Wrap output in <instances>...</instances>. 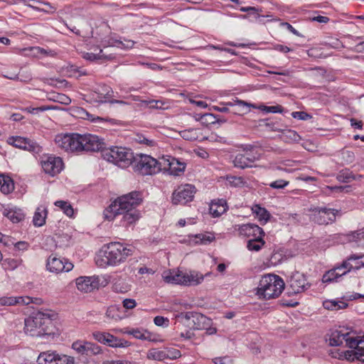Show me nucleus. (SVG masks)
<instances>
[{"instance_id":"052dcab7","label":"nucleus","mask_w":364,"mask_h":364,"mask_svg":"<svg viewBox=\"0 0 364 364\" xmlns=\"http://www.w3.org/2000/svg\"><path fill=\"white\" fill-rule=\"evenodd\" d=\"M291 116L294 119L301 120H308L311 118V116L305 112H293Z\"/></svg>"},{"instance_id":"2eb2a0df","label":"nucleus","mask_w":364,"mask_h":364,"mask_svg":"<svg viewBox=\"0 0 364 364\" xmlns=\"http://www.w3.org/2000/svg\"><path fill=\"white\" fill-rule=\"evenodd\" d=\"M73 267L71 262L54 255L50 256L47 259L46 267L51 272H69L73 269Z\"/></svg>"},{"instance_id":"9b49d317","label":"nucleus","mask_w":364,"mask_h":364,"mask_svg":"<svg viewBox=\"0 0 364 364\" xmlns=\"http://www.w3.org/2000/svg\"><path fill=\"white\" fill-rule=\"evenodd\" d=\"M161 171H167L171 175L180 176L186 168V164L178 159L167 156L161 159Z\"/></svg>"},{"instance_id":"4c0bfd02","label":"nucleus","mask_w":364,"mask_h":364,"mask_svg":"<svg viewBox=\"0 0 364 364\" xmlns=\"http://www.w3.org/2000/svg\"><path fill=\"white\" fill-rule=\"evenodd\" d=\"M262 237L263 236H260L249 240L247 244V249L250 251H259L265 244Z\"/></svg>"},{"instance_id":"58836bf2","label":"nucleus","mask_w":364,"mask_h":364,"mask_svg":"<svg viewBox=\"0 0 364 364\" xmlns=\"http://www.w3.org/2000/svg\"><path fill=\"white\" fill-rule=\"evenodd\" d=\"M55 353L46 351L40 353L37 358L38 364H54Z\"/></svg>"},{"instance_id":"473e14b6","label":"nucleus","mask_w":364,"mask_h":364,"mask_svg":"<svg viewBox=\"0 0 364 364\" xmlns=\"http://www.w3.org/2000/svg\"><path fill=\"white\" fill-rule=\"evenodd\" d=\"M323 306L328 310L338 311L347 308L348 304L343 300H326L323 301Z\"/></svg>"},{"instance_id":"6e6552de","label":"nucleus","mask_w":364,"mask_h":364,"mask_svg":"<svg viewBox=\"0 0 364 364\" xmlns=\"http://www.w3.org/2000/svg\"><path fill=\"white\" fill-rule=\"evenodd\" d=\"M161 159L156 160L149 155L141 154L134 160V171L143 175H153L161 171Z\"/></svg>"},{"instance_id":"7ed1b4c3","label":"nucleus","mask_w":364,"mask_h":364,"mask_svg":"<svg viewBox=\"0 0 364 364\" xmlns=\"http://www.w3.org/2000/svg\"><path fill=\"white\" fill-rule=\"evenodd\" d=\"M134 248L132 246L124 245L119 242H109L103 246L101 253L105 259L96 262L100 266H117L124 263L128 257L133 255Z\"/></svg>"},{"instance_id":"f704fd0d","label":"nucleus","mask_w":364,"mask_h":364,"mask_svg":"<svg viewBox=\"0 0 364 364\" xmlns=\"http://www.w3.org/2000/svg\"><path fill=\"white\" fill-rule=\"evenodd\" d=\"M281 132V137L285 142L291 143L294 141H299L301 139L300 136L296 131L287 129L286 126L283 127V130H282Z\"/></svg>"},{"instance_id":"f257e3e1","label":"nucleus","mask_w":364,"mask_h":364,"mask_svg":"<svg viewBox=\"0 0 364 364\" xmlns=\"http://www.w3.org/2000/svg\"><path fill=\"white\" fill-rule=\"evenodd\" d=\"M54 141L58 149L68 153L97 152L105 146L102 138L91 134L61 133L55 136Z\"/></svg>"},{"instance_id":"ddd939ff","label":"nucleus","mask_w":364,"mask_h":364,"mask_svg":"<svg viewBox=\"0 0 364 364\" xmlns=\"http://www.w3.org/2000/svg\"><path fill=\"white\" fill-rule=\"evenodd\" d=\"M94 338L98 342L112 348H124L129 346L128 341L118 338L107 332H93Z\"/></svg>"},{"instance_id":"39448f33","label":"nucleus","mask_w":364,"mask_h":364,"mask_svg":"<svg viewBox=\"0 0 364 364\" xmlns=\"http://www.w3.org/2000/svg\"><path fill=\"white\" fill-rule=\"evenodd\" d=\"M210 274L211 272L203 274L195 270L182 272L175 269H168L162 273V278L164 282L168 284L183 286H196L201 284L204 278Z\"/></svg>"},{"instance_id":"de8ad7c7","label":"nucleus","mask_w":364,"mask_h":364,"mask_svg":"<svg viewBox=\"0 0 364 364\" xmlns=\"http://www.w3.org/2000/svg\"><path fill=\"white\" fill-rule=\"evenodd\" d=\"M128 333L132 335L134 338L141 340H148L150 338V333L143 329H132L128 331Z\"/></svg>"},{"instance_id":"338daca9","label":"nucleus","mask_w":364,"mask_h":364,"mask_svg":"<svg viewBox=\"0 0 364 364\" xmlns=\"http://www.w3.org/2000/svg\"><path fill=\"white\" fill-rule=\"evenodd\" d=\"M136 141L141 144H144L151 146L155 144V141L154 140L149 139L144 136H137Z\"/></svg>"},{"instance_id":"3c124183","label":"nucleus","mask_w":364,"mask_h":364,"mask_svg":"<svg viewBox=\"0 0 364 364\" xmlns=\"http://www.w3.org/2000/svg\"><path fill=\"white\" fill-rule=\"evenodd\" d=\"M74 359L70 356L63 354H55L54 364H73Z\"/></svg>"},{"instance_id":"c85d7f7f","label":"nucleus","mask_w":364,"mask_h":364,"mask_svg":"<svg viewBox=\"0 0 364 364\" xmlns=\"http://www.w3.org/2000/svg\"><path fill=\"white\" fill-rule=\"evenodd\" d=\"M179 134L183 139L188 141H202L204 139L200 129H184L181 131Z\"/></svg>"},{"instance_id":"37998d69","label":"nucleus","mask_w":364,"mask_h":364,"mask_svg":"<svg viewBox=\"0 0 364 364\" xmlns=\"http://www.w3.org/2000/svg\"><path fill=\"white\" fill-rule=\"evenodd\" d=\"M22 262L21 259L6 258L3 260L2 265L6 270H14Z\"/></svg>"},{"instance_id":"4d7b16f0","label":"nucleus","mask_w":364,"mask_h":364,"mask_svg":"<svg viewBox=\"0 0 364 364\" xmlns=\"http://www.w3.org/2000/svg\"><path fill=\"white\" fill-rule=\"evenodd\" d=\"M262 111L267 113H280L282 112L283 108L280 105L277 106H262L261 108Z\"/></svg>"},{"instance_id":"a19ab883","label":"nucleus","mask_w":364,"mask_h":364,"mask_svg":"<svg viewBox=\"0 0 364 364\" xmlns=\"http://www.w3.org/2000/svg\"><path fill=\"white\" fill-rule=\"evenodd\" d=\"M336 178L341 183H349L355 179V176L350 170L345 169L338 173Z\"/></svg>"},{"instance_id":"0e129e2a","label":"nucleus","mask_w":364,"mask_h":364,"mask_svg":"<svg viewBox=\"0 0 364 364\" xmlns=\"http://www.w3.org/2000/svg\"><path fill=\"white\" fill-rule=\"evenodd\" d=\"M213 362L215 364H232V360L228 356L215 358Z\"/></svg>"},{"instance_id":"09e8293b","label":"nucleus","mask_w":364,"mask_h":364,"mask_svg":"<svg viewBox=\"0 0 364 364\" xmlns=\"http://www.w3.org/2000/svg\"><path fill=\"white\" fill-rule=\"evenodd\" d=\"M348 242H358L364 239V228L355 232H351L346 235Z\"/></svg>"},{"instance_id":"69168bd1","label":"nucleus","mask_w":364,"mask_h":364,"mask_svg":"<svg viewBox=\"0 0 364 364\" xmlns=\"http://www.w3.org/2000/svg\"><path fill=\"white\" fill-rule=\"evenodd\" d=\"M16 304H26L28 305L33 302V299L28 296H18L16 297Z\"/></svg>"},{"instance_id":"6e6d98bb","label":"nucleus","mask_w":364,"mask_h":364,"mask_svg":"<svg viewBox=\"0 0 364 364\" xmlns=\"http://www.w3.org/2000/svg\"><path fill=\"white\" fill-rule=\"evenodd\" d=\"M144 102L151 109H164L165 103L161 100H150Z\"/></svg>"},{"instance_id":"e433bc0d","label":"nucleus","mask_w":364,"mask_h":364,"mask_svg":"<svg viewBox=\"0 0 364 364\" xmlns=\"http://www.w3.org/2000/svg\"><path fill=\"white\" fill-rule=\"evenodd\" d=\"M260 125H264L266 127L269 128L271 131L273 132H281L283 130V127L284 125L279 123L277 120L274 119H266L261 120Z\"/></svg>"},{"instance_id":"2f4dec72","label":"nucleus","mask_w":364,"mask_h":364,"mask_svg":"<svg viewBox=\"0 0 364 364\" xmlns=\"http://www.w3.org/2000/svg\"><path fill=\"white\" fill-rule=\"evenodd\" d=\"M228 209L226 202L224 200H219L216 203H212L210 206V213L213 217H219Z\"/></svg>"},{"instance_id":"a878e982","label":"nucleus","mask_w":364,"mask_h":364,"mask_svg":"<svg viewBox=\"0 0 364 364\" xmlns=\"http://www.w3.org/2000/svg\"><path fill=\"white\" fill-rule=\"evenodd\" d=\"M113 91L112 88L106 85H102L97 88L92 94V98L97 102H106L110 101Z\"/></svg>"},{"instance_id":"c03bdc74","label":"nucleus","mask_w":364,"mask_h":364,"mask_svg":"<svg viewBox=\"0 0 364 364\" xmlns=\"http://www.w3.org/2000/svg\"><path fill=\"white\" fill-rule=\"evenodd\" d=\"M341 162L346 164H350L354 161L355 154L353 151L343 149L340 153Z\"/></svg>"},{"instance_id":"f03ea898","label":"nucleus","mask_w":364,"mask_h":364,"mask_svg":"<svg viewBox=\"0 0 364 364\" xmlns=\"http://www.w3.org/2000/svg\"><path fill=\"white\" fill-rule=\"evenodd\" d=\"M141 201V193L138 191H132L123 195L112 202L104 210V218L110 221L117 215H122L121 220L122 225L124 227L132 225L140 218V213L136 208Z\"/></svg>"},{"instance_id":"5fc2aeb1","label":"nucleus","mask_w":364,"mask_h":364,"mask_svg":"<svg viewBox=\"0 0 364 364\" xmlns=\"http://www.w3.org/2000/svg\"><path fill=\"white\" fill-rule=\"evenodd\" d=\"M289 183V181H285L283 179H279L274 181L271 182L269 186L272 188L274 189H283L286 186H287Z\"/></svg>"},{"instance_id":"b1692460","label":"nucleus","mask_w":364,"mask_h":364,"mask_svg":"<svg viewBox=\"0 0 364 364\" xmlns=\"http://www.w3.org/2000/svg\"><path fill=\"white\" fill-rule=\"evenodd\" d=\"M227 106L235 107L233 113L240 115L248 113L251 107H255V105L247 102L239 100L238 98L233 99L230 102L225 103Z\"/></svg>"},{"instance_id":"774afa93","label":"nucleus","mask_w":364,"mask_h":364,"mask_svg":"<svg viewBox=\"0 0 364 364\" xmlns=\"http://www.w3.org/2000/svg\"><path fill=\"white\" fill-rule=\"evenodd\" d=\"M58 102L62 103V104H64V105H69L70 102H71V100L69 97L66 96L65 95H63V94H58V96H57V100H56Z\"/></svg>"},{"instance_id":"423d86ee","label":"nucleus","mask_w":364,"mask_h":364,"mask_svg":"<svg viewBox=\"0 0 364 364\" xmlns=\"http://www.w3.org/2000/svg\"><path fill=\"white\" fill-rule=\"evenodd\" d=\"M283 279L276 274L264 275L257 287V295L259 299L266 300L279 297L284 289Z\"/></svg>"},{"instance_id":"e2e57ef3","label":"nucleus","mask_w":364,"mask_h":364,"mask_svg":"<svg viewBox=\"0 0 364 364\" xmlns=\"http://www.w3.org/2000/svg\"><path fill=\"white\" fill-rule=\"evenodd\" d=\"M123 307L126 309H132L136 306V302L132 299H125L122 301Z\"/></svg>"},{"instance_id":"20e7f679","label":"nucleus","mask_w":364,"mask_h":364,"mask_svg":"<svg viewBox=\"0 0 364 364\" xmlns=\"http://www.w3.org/2000/svg\"><path fill=\"white\" fill-rule=\"evenodd\" d=\"M53 321L49 314L38 311L25 319V333L41 337L53 333Z\"/></svg>"},{"instance_id":"ea45409f","label":"nucleus","mask_w":364,"mask_h":364,"mask_svg":"<svg viewBox=\"0 0 364 364\" xmlns=\"http://www.w3.org/2000/svg\"><path fill=\"white\" fill-rule=\"evenodd\" d=\"M232 162L235 167L242 169L252 166L243 153L237 154Z\"/></svg>"},{"instance_id":"72a5a7b5","label":"nucleus","mask_w":364,"mask_h":364,"mask_svg":"<svg viewBox=\"0 0 364 364\" xmlns=\"http://www.w3.org/2000/svg\"><path fill=\"white\" fill-rule=\"evenodd\" d=\"M0 190L4 194H9L14 190V183L9 176L0 175Z\"/></svg>"},{"instance_id":"f8f14e48","label":"nucleus","mask_w":364,"mask_h":364,"mask_svg":"<svg viewBox=\"0 0 364 364\" xmlns=\"http://www.w3.org/2000/svg\"><path fill=\"white\" fill-rule=\"evenodd\" d=\"M41 166L46 173L55 176L63 170V162L60 157L46 156L41 161Z\"/></svg>"},{"instance_id":"aec40b11","label":"nucleus","mask_w":364,"mask_h":364,"mask_svg":"<svg viewBox=\"0 0 364 364\" xmlns=\"http://www.w3.org/2000/svg\"><path fill=\"white\" fill-rule=\"evenodd\" d=\"M309 285L306 282L304 275L296 273L293 274L289 279V288L291 289L290 293L299 294L308 289Z\"/></svg>"},{"instance_id":"412c9836","label":"nucleus","mask_w":364,"mask_h":364,"mask_svg":"<svg viewBox=\"0 0 364 364\" xmlns=\"http://www.w3.org/2000/svg\"><path fill=\"white\" fill-rule=\"evenodd\" d=\"M361 267H364V255H351L343 261L340 269H347L350 272L351 270H357Z\"/></svg>"},{"instance_id":"8fccbe9b","label":"nucleus","mask_w":364,"mask_h":364,"mask_svg":"<svg viewBox=\"0 0 364 364\" xmlns=\"http://www.w3.org/2000/svg\"><path fill=\"white\" fill-rule=\"evenodd\" d=\"M226 181L231 186L233 187H242L245 183L244 178L240 176H228Z\"/></svg>"},{"instance_id":"f3484780","label":"nucleus","mask_w":364,"mask_h":364,"mask_svg":"<svg viewBox=\"0 0 364 364\" xmlns=\"http://www.w3.org/2000/svg\"><path fill=\"white\" fill-rule=\"evenodd\" d=\"M8 142L16 148L29 151L37 153L41 149L37 143L21 136H11L8 139Z\"/></svg>"},{"instance_id":"393cba45","label":"nucleus","mask_w":364,"mask_h":364,"mask_svg":"<svg viewBox=\"0 0 364 364\" xmlns=\"http://www.w3.org/2000/svg\"><path fill=\"white\" fill-rule=\"evenodd\" d=\"M353 337L350 336L349 333H343L342 331H333L329 338V343L333 346H338L345 341L346 345L350 348V340H353Z\"/></svg>"},{"instance_id":"bb28decb","label":"nucleus","mask_w":364,"mask_h":364,"mask_svg":"<svg viewBox=\"0 0 364 364\" xmlns=\"http://www.w3.org/2000/svg\"><path fill=\"white\" fill-rule=\"evenodd\" d=\"M168 353L169 352L154 348L149 350L147 353V358L149 359L161 361L167 358H177L181 355L180 351L177 350H175L173 353H171V355H169Z\"/></svg>"},{"instance_id":"49530a36","label":"nucleus","mask_w":364,"mask_h":364,"mask_svg":"<svg viewBox=\"0 0 364 364\" xmlns=\"http://www.w3.org/2000/svg\"><path fill=\"white\" fill-rule=\"evenodd\" d=\"M195 238L197 240L195 242L196 244L207 245L215 240V236L211 234H198L195 235Z\"/></svg>"},{"instance_id":"5701e85b","label":"nucleus","mask_w":364,"mask_h":364,"mask_svg":"<svg viewBox=\"0 0 364 364\" xmlns=\"http://www.w3.org/2000/svg\"><path fill=\"white\" fill-rule=\"evenodd\" d=\"M178 318L182 319L190 328L199 329L200 326L199 324H196V321H201L204 320L205 317L200 314L186 312L181 314Z\"/></svg>"},{"instance_id":"680f3d73","label":"nucleus","mask_w":364,"mask_h":364,"mask_svg":"<svg viewBox=\"0 0 364 364\" xmlns=\"http://www.w3.org/2000/svg\"><path fill=\"white\" fill-rule=\"evenodd\" d=\"M154 322L158 326H166L168 325L169 321L167 318L157 316L154 318Z\"/></svg>"},{"instance_id":"79ce46f5","label":"nucleus","mask_w":364,"mask_h":364,"mask_svg":"<svg viewBox=\"0 0 364 364\" xmlns=\"http://www.w3.org/2000/svg\"><path fill=\"white\" fill-rule=\"evenodd\" d=\"M55 206L60 208L61 210L68 217H73L74 210L72 205L67 201L58 200L55 203Z\"/></svg>"},{"instance_id":"cd10ccee","label":"nucleus","mask_w":364,"mask_h":364,"mask_svg":"<svg viewBox=\"0 0 364 364\" xmlns=\"http://www.w3.org/2000/svg\"><path fill=\"white\" fill-rule=\"evenodd\" d=\"M2 214L13 223H18L25 217L22 210L14 206L4 208Z\"/></svg>"},{"instance_id":"c756f323","label":"nucleus","mask_w":364,"mask_h":364,"mask_svg":"<svg viewBox=\"0 0 364 364\" xmlns=\"http://www.w3.org/2000/svg\"><path fill=\"white\" fill-rule=\"evenodd\" d=\"M341 264L330 269L326 272L322 277V282L323 283H329L332 282H337L338 279L341 277L343 275H346L348 273V270L343 271V272H338L337 270H341Z\"/></svg>"},{"instance_id":"0eeeda50","label":"nucleus","mask_w":364,"mask_h":364,"mask_svg":"<svg viewBox=\"0 0 364 364\" xmlns=\"http://www.w3.org/2000/svg\"><path fill=\"white\" fill-rule=\"evenodd\" d=\"M102 157L105 160L112 162L120 168H126L132 164L134 155L132 151L122 146H112L106 149V146L102 150Z\"/></svg>"},{"instance_id":"9d476101","label":"nucleus","mask_w":364,"mask_h":364,"mask_svg":"<svg viewBox=\"0 0 364 364\" xmlns=\"http://www.w3.org/2000/svg\"><path fill=\"white\" fill-rule=\"evenodd\" d=\"M338 210L333 208L320 207L315 208L312 215V220L318 225H327L336 220Z\"/></svg>"},{"instance_id":"603ef678","label":"nucleus","mask_w":364,"mask_h":364,"mask_svg":"<svg viewBox=\"0 0 364 364\" xmlns=\"http://www.w3.org/2000/svg\"><path fill=\"white\" fill-rule=\"evenodd\" d=\"M113 57L111 55H107L104 54L103 50L100 49L99 53L95 54V53H86L85 55V58L90 60H94L95 59H112Z\"/></svg>"},{"instance_id":"864d4df0","label":"nucleus","mask_w":364,"mask_h":364,"mask_svg":"<svg viewBox=\"0 0 364 364\" xmlns=\"http://www.w3.org/2000/svg\"><path fill=\"white\" fill-rule=\"evenodd\" d=\"M217 116L211 113L203 114V118L201 123L204 125L208 126V124H213L216 123Z\"/></svg>"},{"instance_id":"4be33fe9","label":"nucleus","mask_w":364,"mask_h":364,"mask_svg":"<svg viewBox=\"0 0 364 364\" xmlns=\"http://www.w3.org/2000/svg\"><path fill=\"white\" fill-rule=\"evenodd\" d=\"M237 230L240 235L255 238L260 236L264 235V232L257 225L252 223H247L238 225Z\"/></svg>"},{"instance_id":"dca6fc26","label":"nucleus","mask_w":364,"mask_h":364,"mask_svg":"<svg viewBox=\"0 0 364 364\" xmlns=\"http://www.w3.org/2000/svg\"><path fill=\"white\" fill-rule=\"evenodd\" d=\"M241 149L252 166L255 161L260 159L262 152L267 149V147L263 146L259 142H256L252 144H243L241 146Z\"/></svg>"},{"instance_id":"a211bd4d","label":"nucleus","mask_w":364,"mask_h":364,"mask_svg":"<svg viewBox=\"0 0 364 364\" xmlns=\"http://www.w3.org/2000/svg\"><path fill=\"white\" fill-rule=\"evenodd\" d=\"M72 348L80 355H92L99 354L101 351L100 346L85 341H77L72 344Z\"/></svg>"},{"instance_id":"bf43d9fd","label":"nucleus","mask_w":364,"mask_h":364,"mask_svg":"<svg viewBox=\"0 0 364 364\" xmlns=\"http://www.w3.org/2000/svg\"><path fill=\"white\" fill-rule=\"evenodd\" d=\"M191 118H193L195 119V121L196 122H200L202 121V118H203V114H197V113H194V114H185L183 116V121L186 122H188L189 119Z\"/></svg>"},{"instance_id":"7c9ffc66","label":"nucleus","mask_w":364,"mask_h":364,"mask_svg":"<svg viewBox=\"0 0 364 364\" xmlns=\"http://www.w3.org/2000/svg\"><path fill=\"white\" fill-rule=\"evenodd\" d=\"M252 213L256 215L261 225H264L267 223L270 218V213L264 208L261 207L259 205H255L252 208Z\"/></svg>"},{"instance_id":"6ab92c4d","label":"nucleus","mask_w":364,"mask_h":364,"mask_svg":"<svg viewBox=\"0 0 364 364\" xmlns=\"http://www.w3.org/2000/svg\"><path fill=\"white\" fill-rule=\"evenodd\" d=\"M99 282V279L95 277H80L75 280L77 289L85 293L98 289Z\"/></svg>"},{"instance_id":"13d9d810","label":"nucleus","mask_w":364,"mask_h":364,"mask_svg":"<svg viewBox=\"0 0 364 364\" xmlns=\"http://www.w3.org/2000/svg\"><path fill=\"white\" fill-rule=\"evenodd\" d=\"M16 304V297H1L0 298V306H14Z\"/></svg>"},{"instance_id":"4468645a","label":"nucleus","mask_w":364,"mask_h":364,"mask_svg":"<svg viewBox=\"0 0 364 364\" xmlns=\"http://www.w3.org/2000/svg\"><path fill=\"white\" fill-rule=\"evenodd\" d=\"M350 348L353 350L345 353L346 358L350 361L358 360L364 362V336L359 340L354 338L350 340Z\"/></svg>"},{"instance_id":"1a4fd4ad","label":"nucleus","mask_w":364,"mask_h":364,"mask_svg":"<svg viewBox=\"0 0 364 364\" xmlns=\"http://www.w3.org/2000/svg\"><path fill=\"white\" fill-rule=\"evenodd\" d=\"M196 192V189L193 185L182 184L179 186L172 194V203L177 204H186L191 201Z\"/></svg>"},{"instance_id":"a18cd8bd","label":"nucleus","mask_w":364,"mask_h":364,"mask_svg":"<svg viewBox=\"0 0 364 364\" xmlns=\"http://www.w3.org/2000/svg\"><path fill=\"white\" fill-rule=\"evenodd\" d=\"M106 316L114 320L121 319L122 316L120 315V307L115 305L109 306L106 311Z\"/></svg>"},{"instance_id":"c9c22d12","label":"nucleus","mask_w":364,"mask_h":364,"mask_svg":"<svg viewBox=\"0 0 364 364\" xmlns=\"http://www.w3.org/2000/svg\"><path fill=\"white\" fill-rule=\"evenodd\" d=\"M47 211L43 207H38L33 215V222L35 226L41 227L46 223Z\"/></svg>"}]
</instances>
